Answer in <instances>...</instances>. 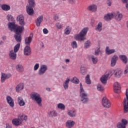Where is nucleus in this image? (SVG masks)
Here are the masks:
<instances>
[{"instance_id":"nucleus-1","label":"nucleus","mask_w":128,"mask_h":128,"mask_svg":"<svg viewBox=\"0 0 128 128\" xmlns=\"http://www.w3.org/2000/svg\"><path fill=\"white\" fill-rule=\"evenodd\" d=\"M17 20L19 22L20 24L22 26H18L16 28V30H14L15 34L14 35V38L17 42H22V32L24 30V26L26 25V22H24V16L22 15H20L17 18Z\"/></svg>"},{"instance_id":"nucleus-2","label":"nucleus","mask_w":128,"mask_h":128,"mask_svg":"<svg viewBox=\"0 0 128 128\" xmlns=\"http://www.w3.org/2000/svg\"><path fill=\"white\" fill-rule=\"evenodd\" d=\"M88 32V28H84L78 34L74 36V39L76 40H78V42H84V40H86V36Z\"/></svg>"},{"instance_id":"nucleus-3","label":"nucleus","mask_w":128,"mask_h":128,"mask_svg":"<svg viewBox=\"0 0 128 128\" xmlns=\"http://www.w3.org/2000/svg\"><path fill=\"white\" fill-rule=\"evenodd\" d=\"M80 96L81 98L80 100L82 104H88V95L84 92L82 83H80Z\"/></svg>"},{"instance_id":"nucleus-4","label":"nucleus","mask_w":128,"mask_h":128,"mask_svg":"<svg viewBox=\"0 0 128 128\" xmlns=\"http://www.w3.org/2000/svg\"><path fill=\"white\" fill-rule=\"evenodd\" d=\"M30 98L32 100H34L36 102H37L38 106H42V98H40V96L37 92H32L30 94Z\"/></svg>"},{"instance_id":"nucleus-5","label":"nucleus","mask_w":128,"mask_h":128,"mask_svg":"<svg viewBox=\"0 0 128 128\" xmlns=\"http://www.w3.org/2000/svg\"><path fill=\"white\" fill-rule=\"evenodd\" d=\"M126 98H124L122 104L124 112L126 114L128 112V88L126 90Z\"/></svg>"},{"instance_id":"nucleus-6","label":"nucleus","mask_w":128,"mask_h":128,"mask_svg":"<svg viewBox=\"0 0 128 128\" xmlns=\"http://www.w3.org/2000/svg\"><path fill=\"white\" fill-rule=\"evenodd\" d=\"M46 70H48V66L46 64L41 65L38 71V76H44Z\"/></svg>"},{"instance_id":"nucleus-7","label":"nucleus","mask_w":128,"mask_h":128,"mask_svg":"<svg viewBox=\"0 0 128 128\" xmlns=\"http://www.w3.org/2000/svg\"><path fill=\"white\" fill-rule=\"evenodd\" d=\"M102 104L104 108H110L112 104H110V102L106 97H104L102 99Z\"/></svg>"},{"instance_id":"nucleus-8","label":"nucleus","mask_w":128,"mask_h":128,"mask_svg":"<svg viewBox=\"0 0 128 128\" xmlns=\"http://www.w3.org/2000/svg\"><path fill=\"white\" fill-rule=\"evenodd\" d=\"M114 14L112 13H108L104 16V20L106 22H110L112 18H114Z\"/></svg>"},{"instance_id":"nucleus-9","label":"nucleus","mask_w":128,"mask_h":128,"mask_svg":"<svg viewBox=\"0 0 128 128\" xmlns=\"http://www.w3.org/2000/svg\"><path fill=\"white\" fill-rule=\"evenodd\" d=\"M114 74L115 78H120L122 76V71L120 69L117 68L114 70Z\"/></svg>"},{"instance_id":"nucleus-10","label":"nucleus","mask_w":128,"mask_h":128,"mask_svg":"<svg viewBox=\"0 0 128 128\" xmlns=\"http://www.w3.org/2000/svg\"><path fill=\"white\" fill-rule=\"evenodd\" d=\"M10 78H12L11 74H6L4 73H2V76H1L2 82H4L6 81V80H8Z\"/></svg>"},{"instance_id":"nucleus-11","label":"nucleus","mask_w":128,"mask_h":128,"mask_svg":"<svg viewBox=\"0 0 128 128\" xmlns=\"http://www.w3.org/2000/svg\"><path fill=\"white\" fill-rule=\"evenodd\" d=\"M6 100H7V102L9 106H11V108H14V100L12 96H7Z\"/></svg>"},{"instance_id":"nucleus-12","label":"nucleus","mask_w":128,"mask_h":128,"mask_svg":"<svg viewBox=\"0 0 128 128\" xmlns=\"http://www.w3.org/2000/svg\"><path fill=\"white\" fill-rule=\"evenodd\" d=\"M118 56L115 54L112 56L111 59V66L114 67V66H116V62H118Z\"/></svg>"},{"instance_id":"nucleus-13","label":"nucleus","mask_w":128,"mask_h":128,"mask_svg":"<svg viewBox=\"0 0 128 128\" xmlns=\"http://www.w3.org/2000/svg\"><path fill=\"white\" fill-rule=\"evenodd\" d=\"M44 21V16H39L36 20L35 22L37 26H40V24Z\"/></svg>"},{"instance_id":"nucleus-14","label":"nucleus","mask_w":128,"mask_h":128,"mask_svg":"<svg viewBox=\"0 0 128 128\" xmlns=\"http://www.w3.org/2000/svg\"><path fill=\"white\" fill-rule=\"evenodd\" d=\"M8 28L11 32H13L14 30H16V25L14 22H10L8 24Z\"/></svg>"},{"instance_id":"nucleus-15","label":"nucleus","mask_w":128,"mask_h":128,"mask_svg":"<svg viewBox=\"0 0 128 128\" xmlns=\"http://www.w3.org/2000/svg\"><path fill=\"white\" fill-rule=\"evenodd\" d=\"M114 92L116 94H118L120 90V85L118 84V82H116L114 84Z\"/></svg>"},{"instance_id":"nucleus-16","label":"nucleus","mask_w":128,"mask_h":128,"mask_svg":"<svg viewBox=\"0 0 128 128\" xmlns=\"http://www.w3.org/2000/svg\"><path fill=\"white\" fill-rule=\"evenodd\" d=\"M32 54V49L29 46H26L24 48V56H30Z\"/></svg>"},{"instance_id":"nucleus-17","label":"nucleus","mask_w":128,"mask_h":128,"mask_svg":"<svg viewBox=\"0 0 128 128\" xmlns=\"http://www.w3.org/2000/svg\"><path fill=\"white\" fill-rule=\"evenodd\" d=\"M34 35L32 34H30V36L26 37L25 38V44H28V46H30V42H32V37Z\"/></svg>"},{"instance_id":"nucleus-18","label":"nucleus","mask_w":128,"mask_h":128,"mask_svg":"<svg viewBox=\"0 0 128 128\" xmlns=\"http://www.w3.org/2000/svg\"><path fill=\"white\" fill-rule=\"evenodd\" d=\"M26 12L28 16H34V8L28 7V6H26Z\"/></svg>"},{"instance_id":"nucleus-19","label":"nucleus","mask_w":128,"mask_h":128,"mask_svg":"<svg viewBox=\"0 0 128 128\" xmlns=\"http://www.w3.org/2000/svg\"><path fill=\"white\" fill-rule=\"evenodd\" d=\"M119 58L122 62L124 64H128V56L124 54H122V55H120L119 56Z\"/></svg>"},{"instance_id":"nucleus-20","label":"nucleus","mask_w":128,"mask_h":128,"mask_svg":"<svg viewBox=\"0 0 128 128\" xmlns=\"http://www.w3.org/2000/svg\"><path fill=\"white\" fill-rule=\"evenodd\" d=\"M108 76H110V74L103 75L100 78V82L103 84H106V82H108Z\"/></svg>"},{"instance_id":"nucleus-21","label":"nucleus","mask_w":128,"mask_h":128,"mask_svg":"<svg viewBox=\"0 0 128 128\" xmlns=\"http://www.w3.org/2000/svg\"><path fill=\"white\" fill-rule=\"evenodd\" d=\"M9 56L11 60H14L16 58V52H14V50H12L10 52Z\"/></svg>"},{"instance_id":"nucleus-22","label":"nucleus","mask_w":128,"mask_h":128,"mask_svg":"<svg viewBox=\"0 0 128 128\" xmlns=\"http://www.w3.org/2000/svg\"><path fill=\"white\" fill-rule=\"evenodd\" d=\"M106 54L108 56L110 54H114L116 52V50L114 49H110V47L106 46Z\"/></svg>"},{"instance_id":"nucleus-23","label":"nucleus","mask_w":128,"mask_h":128,"mask_svg":"<svg viewBox=\"0 0 128 128\" xmlns=\"http://www.w3.org/2000/svg\"><path fill=\"white\" fill-rule=\"evenodd\" d=\"M12 124H13L14 126H18L22 124V121H20V118H18L14 119L12 120Z\"/></svg>"},{"instance_id":"nucleus-24","label":"nucleus","mask_w":128,"mask_h":128,"mask_svg":"<svg viewBox=\"0 0 128 128\" xmlns=\"http://www.w3.org/2000/svg\"><path fill=\"white\" fill-rule=\"evenodd\" d=\"M74 122L72 120H68L66 122V126L68 128H72L74 126Z\"/></svg>"},{"instance_id":"nucleus-25","label":"nucleus","mask_w":128,"mask_h":128,"mask_svg":"<svg viewBox=\"0 0 128 128\" xmlns=\"http://www.w3.org/2000/svg\"><path fill=\"white\" fill-rule=\"evenodd\" d=\"M18 102L19 106H24V104H26V103L24 102V99L20 96L18 97Z\"/></svg>"},{"instance_id":"nucleus-26","label":"nucleus","mask_w":128,"mask_h":128,"mask_svg":"<svg viewBox=\"0 0 128 128\" xmlns=\"http://www.w3.org/2000/svg\"><path fill=\"white\" fill-rule=\"evenodd\" d=\"M28 5L26 6L33 8L36 6V1L34 0H28Z\"/></svg>"},{"instance_id":"nucleus-27","label":"nucleus","mask_w":128,"mask_h":128,"mask_svg":"<svg viewBox=\"0 0 128 128\" xmlns=\"http://www.w3.org/2000/svg\"><path fill=\"white\" fill-rule=\"evenodd\" d=\"M114 16L116 20H122V19L123 18L122 14H119V12H117L116 14H114Z\"/></svg>"},{"instance_id":"nucleus-28","label":"nucleus","mask_w":128,"mask_h":128,"mask_svg":"<svg viewBox=\"0 0 128 128\" xmlns=\"http://www.w3.org/2000/svg\"><path fill=\"white\" fill-rule=\"evenodd\" d=\"M1 8L2 10L8 12V10H10V6L8 4H4L1 6Z\"/></svg>"},{"instance_id":"nucleus-29","label":"nucleus","mask_w":128,"mask_h":128,"mask_svg":"<svg viewBox=\"0 0 128 128\" xmlns=\"http://www.w3.org/2000/svg\"><path fill=\"white\" fill-rule=\"evenodd\" d=\"M18 118L20 120V122H24V120H28V116L24 114H20L18 116Z\"/></svg>"},{"instance_id":"nucleus-30","label":"nucleus","mask_w":128,"mask_h":128,"mask_svg":"<svg viewBox=\"0 0 128 128\" xmlns=\"http://www.w3.org/2000/svg\"><path fill=\"white\" fill-rule=\"evenodd\" d=\"M95 30L98 32H102V23L100 22L96 26Z\"/></svg>"},{"instance_id":"nucleus-31","label":"nucleus","mask_w":128,"mask_h":128,"mask_svg":"<svg viewBox=\"0 0 128 128\" xmlns=\"http://www.w3.org/2000/svg\"><path fill=\"white\" fill-rule=\"evenodd\" d=\"M70 78H67L64 82L63 86L64 90H68V84H70Z\"/></svg>"},{"instance_id":"nucleus-32","label":"nucleus","mask_w":128,"mask_h":128,"mask_svg":"<svg viewBox=\"0 0 128 128\" xmlns=\"http://www.w3.org/2000/svg\"><path fill=\"white\" fill-rule=\"evenodd\" d=\"M88 10H90V12H96V6L94 4L90 5L88 6Z\"/></svg>"},{"instance_id":"nucleus-33","label":"nucleus","mask_w":128,"mask_h":128,"mask_svg":"<svg viewBox=\"0 0 128 128\" xmlns=\"http://www.w3.org/2000/svg\"><path fill=\"white\" fill-rule=\"evenodd\" d=\"M24 88V84H19L16 88V92H20V90H22Z\"/></svg>"},{"instance_id":"nucleus-34","label":"nucleus","mask_w":128,"mask_h":128,"mask_svg":"<svg viewBox=\"0 0 128 128\" xmlns=\"http://www.w3.org/2000/svg\"><path fill=\"white\" fill-rule=\"evenodd\" d=\"M68 114L70 118H74L76 116V114L74 110H69L68 111Z\"/></svg>"},{"instance_id":"nucleus-35","label":"nucleus","mask_w":128,"mask_h":128,"mask_svg":"<svg viewBox=\"0 0 128 128\" xmlns=\"http://www.w3.org/2000/svg\"><path fill=\"white\" fill-rule=\"evenodd\" d=\"M16 69L19 72H24V67L20 64L17 65L16 66Z\"/></svg>"},{"instance_id":"nucleus-36","label":"nucleus","mask_w":128,"mask_h":128,"mask_svg":"<svg viewBox=\"0 0 128 128\" xmlns=\"http://www.w3.org/2000/svg\"><path fill=\"white\" fill-rule=\"evenodd\" d=\"M80 72L83 76L86 74V68L82 66L80 67Z\"/></svg>"},{"instance_id":"nucleus-37","label":"nucleus","mask_w":128,"mask_h":128,"mask_svg":"<svg viewBox=\"0 0 128 128\" xmlns=\"http://www.w3.org/2000/svg\"><path fill=\"white\" fill-rule=\"evenodd\" d=\"M58 116V114L54 110L50 111L49 114V116L50 118H54V116Z\"/></svg>"},{"instance_id":"nucleus-38","label":"nucleus","mask_w":128,"mask_h":128,"mask_svg":"<svg viewBox=\"0 0 128 128\" xmlns=\"http://www.w3.org/2000/svg\"><path fill=\"white\" fill-rule=\"evenodd\" d=\"M20 44L18 43L14 47V52H18V50H20Z\"/></svg>"},{"instance_id":"nucleus-39","label":"nucleus","mask_w":128,"mask_h":128,"mask_svg":"<svg viewBox=\"0 0 128 128\" xmlns=\"http://www.w3.org/2000/svg\"><path fill=\"white\" fill-rule=\"evenodd\" d=\"M58 108H60V110H64V108H66V106L64 104L60 103L58 104Z\"/></svg>"},{"instance_id":"nucleus-40","label":"nucleus","mask_w":128,"mask_h":128,"mask_svg":"<svg viewBox=\"0 0 128 128\" xmlns=\"http://www.w3.org/2000/svg\"><path fill=\"white\" fill-rule=\"evenodd\" d=\"M86 84H92V81L90 80V74H88L86 76Z\"/></svg>"},{"instance_id":"nucleus-41","label":"nucleus","mask_w":128,"mask_h":128,"mask_svg":"<svg viewBox=\"0 0 128 128\" xmlns=\"http://www.w3.org/2000/svg\"><path fill=\"white\" fill-rule=\"evenodd\" d=\"M92 60L94 64H96L98 62V58L96 57H94V56H91Z\"/></svg>"},{"instance_id":"nucleus-42","label":"nucleus","mask_w":128,"mask_h":128,"mask_svg":"<svg viewBox=\"0 0 128 128\" xmlns=\"http://www.w3.org/2000/svg\"><path fill=\"white\" fill-rule=\"evenodd\" d=\"M97 90L99 92H104V86H102V84H97Z\"/></svg>"},{"instance_id":"nucleus-43","label":"nucleus","mask_w":128,"mask_h":128,"mask_svg":"<svg viewBox=\"0 0 128 128\" xmlns=\"http://www.w3.org/2000/svg\"><path fill=\"white\" fill-rule=\"evenodd\" d=\"M72 82L76 84H80V80L78 79L76 77H74L72 80Z\"/></svg>"},{"instance_id":"nucleus-44","label":"nucleus","mask_w":128,"mask_h":128,"mask_svg":"<svg viewBox=\"0 0 128 128\" xmlns=\"http://www.w3.org/2000/svg\"><path fill=\"white\" fill-rule=\"evenodd\" d=\"M6 18L8 20V22H14V18L12 17V14H8L7 16H6Z\"/></svg>"},{"instance_id":"nucleus-45","label":"nucleus","mask_w":128,"mask_h":128,"mask_svg":"<svg viewBox=\"0 0 128 128\" xmlns=\"http://www.w3.org/2000/svg\"><path fill=\"white\" fill-rule=\"evenodd\" d=\"M71 46L73 48H78V43H76V41L72 42Z\"/></svg>"},{"instance_id":"nucleus-46","label":"nucleus","mask_w":128,"mask_h":128,"mask_svg":"<svg viewBox=\"0 0 128 128\" xmlns=\"http://www.w3.org/2000/svg\"><path fill=\"white\" fill-rule=\"evenodd\" d=\"M64 32L66 34H70V26H67L64 30Z\"/></svg>"},{"instance_id":"nucleus-47","label":"nucleus","mask_w":128,"mask_h":128,"mask_svg":"<svg viewBox=\"0 0 128 128\" xmlns=\"http://www.w3.org/2000/svg\"><path fill=\"white\" fill-rule=\"evenodd\" d=\"M118 128H126V127L122 124V122H118L117 124Z\"/></svg>"},{"instance_id":"nucleus-48","label":"nucleus","mask_w":128,"mask_h":128,"mask_svg":"<svg viewBox=\"0 0 128 128\" xmlns=\"http://www.w3.org/2000/svg\"><path fill=\"white\" fill-rule=\"evenodd\" d=\"M121 123L124 125L125 126H126V124H128V120L126 119H122L121 121Z\"/></svg>"},{"instance_id":"nucleus-49","label":"nucleus","mask_w":128,"mask_h":128,"mask_svg":"<svg viewBox=\"0 0 128 128\" xmlns=\"http://www.w3.org/2000/svg\"><path fill=\"white\" fill-rule=\"evenodd\" d=\"M90 46V40H87L85 42L84 48H88Z\"/></svg>"},{"instance_id":"nucleus-50","label":"nucleus","mask_w":128,"mask_h":128,"mask_svg":"<svg viewBox=\"0 0 128 128\" xmlns=\"http://www.w3.org/2000/svg\"><path fill=\"white\" fill-rule=\"evenodd\" d=\"M128 73V64L124 68V74H126Z\"/></svg>"},{"instance_id":"nucleus-51","label":"nucleus","mask_w":128,"mask_h":128,"mask_svg":"<svg viewBox=\"0 0 128 128\" xmlns=\"http://www.w3.org/2000/svg\"><path fill=\"white\" fill-rule=\"evenodd\" d=\"M56 27L57 28H58V30H60V28H62V24H60V23H56Z\"/></svg>"},{"instance_id":"nucleus-52","label":"nucleus","mask_w":128,"mask_h":128,"mask_svg":"<svg viewBox=\"0 0 128 128\" xmlns=\"http://www.w3.org/2000/svg\"><path fill=\"white\" fill-rule=\"evenodd\" d=\"M100 52V49L98 48L95 50V56H98Z\"/></svg>"},{"instance_id":"nucleus-53","label":"nucleus","mask_w":128,"mask_h":128,"mask_svg":"<svg viewBox=\"0 0 128 128\" xmlns=\"http://www.w3.org/2000/svg\"><path fill=\"white\" fill-rule=\"evenodd\" d=\"M38 68H40V64L37 63L34 66V70H38Z\"/></svg>"},{"instance_id":"nucleus-54","label":"nucleus","mask_w":128,"mask_h":128,"mask_svg":"<svg viewBox=\"0 0 128 128\" xmlns=\"http://www.w3.org/2000/svg\"><path fill=\"white\" fill-rule=\"evenodd\" d=\"M43 32L44 34H48V30L44 28V29H43Z\"/></svg>"},{"instance_id":"nucleus-55","label":"nucleus","mask_w":128,"mask_h":128,"mask_svg":"<svg viewBox=\"0 0 128 128\" xmlns=\"http://www.w3.org/2000/svg\"><path fill=\"white\" fill-rule=\"evenodd\" d=\"M106 3L108 6H110V4H112V0H107Z\"/></svg>"},{"instance_id":"nucleus-56","label":"nucleus","mask_w":128,"mask_h":128,"mask_svg":"<svg viewBox=\"0 0 128 128\" xmlns=\"http://www.w3.org/2000/svg\"><path fill=\"white\" fill-rule=\"evenodd\" d=\"M54 20H58V16H54Z\"/></svg>"},{"instance_id":"nucleus-57","label":"nucleus","mask_w":128,"mask_h":128,"mask_svg":"<svg viewBox=\"0 0 128 128\" xmlns=\"http://www.w3.org/2000/svg\"><path fill=\"white\" fill-rule=\"evenodd\" d=\"M76 0H68V2L70 4H74Z\"/></svg>"},{"instance_id":"nucleus-58","label":"nucleus","mask_w":128,"mask_h":128,"mask_svg":"<svg viewBox=\"0 0 128 128\" xmlns=\"http://www.w3.org/2000/svg\"><path fill=\"white\" fill-rule=\"evenodd\" d=\"M123 4H128V0H122Z\"/></svg>"},{"instance_id":"nucleus-59","label":"nucleus","mask_w":128,"mask_h":128,"mask_svg":"<svg viewBox=\"0 0 128 128\" xmlns=\"http://www.w3.org/2000/svg\"><path fill=\"white\" fill-rule=\"evenodd\" d=\"M46 90H48V92H50V88H46Z\"/></svg>"},{"instance_id":"nucleus-60","label":"nucleus","mask_w":128,"mask_h":128,"mask_svg":"<svg viewBox=\"0 0 128 128\" xmlns=\"http://www.w3.org/2000/svg\"><path fill=\"white\" fill-rule=\"evenodd\" d=\"M2 44H4V42L2 40H1L0 42V46H2Z\"/></svg>"},{"instance_id":"nucleus-61","label":"nucleus","mask_w":128,"mask_h":128,"mask_svg":"<svg viewBox=\"0 0 128 128\" xmlns=\"http://www.w3.org/2000/svg\"><path fill=\"white\" fill-rule=\"evenodd\" d=\"M2 40H6V36H2Z\"/></svg>"},{"instance_id":"nucleus-62","label":"nucleus","mask_w":128,"mask_h":128,"mask_svg":"<svg viewBox=\"0 0 128 128\" xmlns=\"http://www.w3.org/2000/svg\"><path fill=\"white\" fill-rule=\"evenodd\" d=\"M65 62H70V60H68V59H66V60H65Z\"/></svg>"},{"instance_id":"nucleus-63","label":"nucleus","mask_w":128,"mask_h":128,"mask_svg":"<svg viewBox=\"0 0 128 128\" xmlns=\"http://www.w3.org/2000/svg\"><path fill=\"white\" fill-rule=\"evenodd\" d=\"M126 8H127V10H128V3H127L126 5Z\"/></svg>"},{"instance_id":"nucleus-64","label":"nucleus","mask_w":128,"mask_h":128,"mask_svg":"<svg viewBox=\"0 0 128 128\" xmlns=\"http://www.w3.org/2000/svg\"><path fill=\"white\" fill-rule=\"evenodd\" d=\"M6 128H12L11 126H6Z\"/></svg>"}]
</instances>
